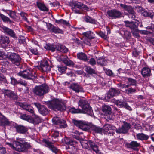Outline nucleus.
Returning <instances> with one entry per match:
<instances>
[{
    "label": "nucleus",
    "instance_id": "69168bd1",
    "mask_svg": "<svg viewBox=\"0 0 154 154\" xmlns=\"http://www.w3.org/2000/svg\"><path fill=\"white\" fill-rule=\"evenodd\" d=\"M47 25L48 29L51 32L54 26L50 23H48V24H47Z\"/></svg>",
    "mask_w": 154,
    "mask_h": 154
},
{
    "label": "nucleus",
    "instance_id": "f03ea898",
    "mask_svg": "<svg viewBox=\"0 0 154 154\" xmlns=\"http://www.w3.org/2000/svg\"><path fill=\"white\" fill-rule=\"evenodd\" d=\"M66 101L63 100L55 99L51 102L49 107L54 110L63 111L66 109Z\"/></svg>",
    "mask_w": 154,
    "mask_h": 154
},
{
    "label": "nucleus",
    "instance_id": "39448f33",
    "mask_svg": "<svg viewBox=\"0 0 154 154\" xmlns=\"http://www.w3.org/2000/svg\"><path fill=\"white\" fill-rule=\"evenodd\" d=\"M48 87L45 84L36 86L33 89L34 94L39 96H42L48 92Z\"/></svg>",
    "mask_w": 154,
    "mask_h": 154
},
{
    "label": "nucleus",
    "instance_id": "5fc2aeb1",
    "mask_svg": "<svg viewBox=\"0 0 154 154\" xmlns=\"http://www.w3.org/2000/svg\"><path fill=\"white\" fill-rule=\"evenodd\" d=\"M66 72L67 75L69 76L72 77L73 76H75V74L72 72V71L68 68L67 69Z\"/></svg>",
    "mask_w": 154,
    "mask_h": 154
},
{
    "label": "nucleus",
    "instance_id": "774afa93",
    "mask_svg": "<svg viewBox=\"0 0 154 154\" xmlns=\"http://www.w3.org/2000/svg\"><path fill=\"white\" fill-rule=\"evenodd\" d=\"M6 151L5 148L0 147V154H5Z\"/></svg>",
    "mask_w": 154,
    "mask_h": 154
},
{
    "label": "nucleus",
    "instance_id": "cd10ccee",
    "mask_svg": "<svg viewBox=\"0 0 154 154\" xmlns=\"http://www.w3.org/2000/svg\"><path fill=\"white\" fill-rule=\"evenodd\" d=\"M128 146L131 148L135 150H138V147L140 146V143L136 141H133L128 144Z\"/></svg>",
    "mask_w": 154,
    "mask_h": 154
},
{
    "label": "nucleus",
    "instance_id": "58836bf2",
    "mask_svg": "<svg viewBox=\"0 0 154 154\" xmlns=\"http://www.w3.org/2000/svg\"><path fill=\"white\" fill-rule=\"evenodd\" d=\"M44 47L47 50H51L52 52H54L55 49V46L54 45L49 43L46 44Z\"/></svg>",
    "mask_w": 154,
    "mask_h": 154
},
{
    "label": "nucleus",
    "instance_id": "338daca9",
    "mask_svg": "<svg viewBox=\"0 0 154 154\" xmlns=\"http://www.w3.org/2000/svg\"><path fill=\"white\" fill-rule=\"evenodd\" d=\"M99 35L102 38L105 39L107 38L106 35L102 32H100L98 33Z\"/></svg>",
    "mask_w": 154,
    "mask_h": 154
},
{
    "label": "nucleus",
    "instance_id": "f3484780",
    "mask_svg": "<svg viewBox=\"0 0 154 154\" xmlns=\"http://www.w3.org/2000/svg\"><path fill=\"white\" fill-rule=\"evenodd\" d=\"M1 28L5 34L9 35L14 38L16 37V34L12 29L4 26L2 27Z\"/></svg>",
    "mask_w": 154,
    "mask_h": 154
},
{
    "label": "nucleus",
    "instance_id": "7ed1b4c3",
    "mask_svg": "<svg viewBox=\"0 0 154 154\" xmlns=\"http://www.w3.org/2000/svg\"><path fill=\"white\" fill-rule=\"evenodd\" d=\"M70 6L71 7V9L73 12L75 14H81L82 12L81 9L82 8H84L85 10H88V8L85 5L80 2L76 1H71L69 3Z\"/></svg>",
    "mask_w": 154,
    "mask_h": 154
},
{
    "label": "nucleus",
    "instance_id": "c03bdc74",
    "mask_svg": "<svg viewBox=\"0 0 154 154\" xmlns=\"http://www.w3.org/2000/svg\"><path fill=\"white\" fill-rule=\"evenodd\" d=\"M97 62L98 64L102 66H105L107 64V61L102 57H100L99 59H98Z\"/></svg>",
    "mask_w": 154,
    "mask_h": 154
},
{
    "label": "nucleus",
    "instance_id": "052dcab7",
    "mask_svg": "<svg viewBox=\"0 0 154 154\" xmlns=\"http://www.w3.org/2000/svg\"><path fill=\"white\" fill-rule=\"evenodd\" d=\"M130 86V85L128 84H120L119 85V87L121 88H128Z\"/></svg>",
    "mask_w": 154,
    "mask_h": 154
},
{
    "label": "nucleus",
    "instance_id": "4d7b16f0",
    "mask_svg": "<svg viewBox=\"0 0 154 154\" xmlns=\"http://www.w3.org/2000/svg\"><path fill=\"white\" fill-rule=\"evenodd\" d=\"M29 51L33 54L35 55H38L39 53L36 48H29Z\"/></svg>",
    "mask_w": 154,
    "mask_h": 154
},
{
    "label": "nucleus",
    "instance_id": "393cba45",
    "mask_svg": "<svg viewBox=\"0 0 154 154\" xmlns=\"http://www.w3.org/2000/svg\"><path fill=\"white\" fill-rule=\"evenodd\" d=\"M3 93L5 96H7L11 99H17V96L16 94L10 90H4Z\"/></svg>",
    "mask_w": 154,
    "mask_h": 154
},
{
    "label": "nucleus",
    "instance_id": "6e6d98bb",
    "mask_svg": "<svg viewBox=\"0 0 154 154\" xmlns=\"http://www.w3.org/2000/svg\"><path fill=\"white\" fill-rule=\"evenodd\" d=\"M125 91V93L128 94H133L136 92V90L132 88H128L126 89Z\"/></svg>",
    "mask_w": 154,
    "mask_h": 154
},
{
    "label": "nucleus",
    "instance_id": "6ab92c4d",
    "mask_svg": "<svg viewBox=\"0 0 154 154\" xmlns=\"http://www.w3.org/2000/svg\"><path fill=\"white\" fill-rule=\"evenodd\" d=\"M44 141L46 145V146L48 147L53 152L55 153H57L58 150L54 146L53 143L50 142L46 139L44 140Z\"/></svg>",
    "mask_w": 154,
    "mask_h": 154
},
{
    "label": "nucleus",
    "instance_id": "0e129e2a",
    "mask_svg": "<svg viewBox=\"0 0 154 154\" xmlns=\"http://www.w3.org/2000/svg\"><path fill=\"white\" fill-rule=\"evenodd\" d=\"M0 81L4 83H6L7 82L5 78L2 74H0Z\"/></svg>",
    "mask_w": 154,
    "mask_h": 154
},
{
    "label": "nucleus",
    "instance_id": "9d476101",
    "mask_svg": "<svg viewBox=\"0 0 154 154\" xmlns=\"http://www.w3.org/2000/svg\"><path fill=\"white\" fill-rule=\"evenodd\" d=\"M108 17L110 19H116L122 17V13L116 9L109 10L107 12Z\"/></svg>",
    "mask_w": 154,
    "mask_h": 154
},
{
    "label": "nucleus",
    "instance_id": "a878e982",
    "mask_svg": "<svg viewBox=\"0 0 154 154\" xmlns=\"http://www.w3.org/2000/svg\"><path fill=\"white\" fill-rule=\"evenodd\" d=\"M36 5L39 9L43 11H48V8L41 0H38L36 2Z\"/></svg>",
    "mask_w": 154,
    "mask_h": 154
},
{
    "label": "nucleus",
    "instance_id": "1a4fd4ad",
    "mask_svg": "<svg viewBox=\"0 0 154 154\" xmlns=\"http://www.w3.org/2000/svg\"><path fill=\"white\" fill-rule=\"evenodd\" d=\"M80 142L83 148L88 149L89 148V146H90L93 150L97 153H100L98 146L91 140H89L88 141L86 140H83L82 142Z\"/></svg>",
    "mask_w": 154,
    "mask_h": 154
},
{
    "label": "nucleus",
    "instance_id": "c9c22d12",
    "mask_svg": "<svg viewBox=\"0 0 154 154\" xmlns=\"http://www.w3.org/2000/svg\"><path fill=\"white\" fill-rule=\"evenodd\" d=\"M62 141L64 143L66 144L69 145H74L77 143L75 141L72 140L69 138L66 137H65L63 139H62Z\"/></svg>",
    "mask_w": 154,
    "mask_h": 154
},
{
    "label": "nucleus",
    "instance_id": "ea45409f",
    "mask_svg": "<svg viewBox=\"0 0 154 154\" xmlns=\"http://www.w3.org/2000/svg\"><path fill=\"white\" fill-rule=\"evenodd\" d=\"M3 11L7 13L11 18H14L15 16V13L11 10L3 9Z\"/></svg>",
    "mask_w": 154,
    "mask_h": 154
},
{
    "label": "nucleus",
    "instance_id": "2f4dec72",
    "mask_svg": "<svg viewBox=\"0 0 154 154\" xmlns=\"http://www.w3.org/2000/svg\"><path fill=\"white\" fill-rule=\"evenodd\" d=\"M82 34L84 36L89 39L94 38L95 36L94 33L90 31L84 32Z\"/></svg>",
    "mask_w": 154,
    "mask_h": 154
},
{
    "label": "nucleus",
    "instance_id": "a18cd8bd",
    "mask_svg": "<svg viewBox=\"0 0 154 154\" xmlns=\"http://www.w3.org/2000/svg\"><path fill=\"white\" fill-rule=\"evenodd\" d=\"M128 12V15L129 18L134 19L136 17L135 13L133 8H131V9Z\"/></svg>",
    "mask_w": 154,
    "mask_h": 154
},
{
    "label": "nucleus",
    "instance_id": "ddd939ff",
    "mask_svg": "<svg viewBox=\"0 0 154 154\" xmlns=\"http://www.w3.org/2000/svg\"><path fill=\"white\" fill-rule=\"evenodd\" d=\"M72 122L75 125L80 128L84 131L88 130V128L87 123L86 122L75 120H73Z\"/></svg>",
    "mask_w": 154,
    "mask_h": 154
},
{
    "label": "nucleus",
    "instance_id": "7c9ffc66",
    "mask_svg": "<svg viewBox=\"0 0 154 154\" xmlns=\"http://www.w3.org/2000/svg\"><path fill=\"white\" fill-rule=\"evenodd\" d=\"M56 50L62 53H66L68 51V48L64 45H59L56 47Z\"/></svg>",
    "mask_w": 154,
    "mask_h": 154
},
{
    "label": "nucleus",
    "instance_id": "20e7f679",
    "mask_svg": "<svg viewBox=\"0 0 154 154\" xmlns=\"http://www.w3.org/2000/svg\"><path fill=\"white\" fill-rule=\"evenodd\" d=\"M124 22L127 27H128L131 29L133 35L137 37L139 36L138 26L140 23L137 20H135L133 22L125 21Z\"/></svg>",
    "mask_w": 154,
    "mask_h": 154
},
{
    "label": "nucleus",
    "instance_id": "4c0bfd02",
    "mask_svg": "<svg viewBox=\"0 0 154 154\" xmlns=\"http://www.w3.org/2000/svg\"><path fill=\"white\" fill-rule=\"evenodd\" d=\"M82 134L83 133L82 132L79 133L78 131H74L72 132L71 134L73 138L79 140L80 139V135Z\"/></svg>",
    "mask_w": 154,
    "mask_h": 154
},
{
    "label": "nucleus",
    "instance_id": "f257e3e1",
    "mask_svg": "<svg viewBox=\"0 0 154 154\" xmlns=\"http://www.w3.org/2000/svg\"><path fill=\"white\" fill-rule=\"evenodd\" d=\"M17 140L13 142V143L6 142L8 145L13 149L20 152H26L30 147V143L26 141L23 138H17Z\"/></svg>",
    "mask_w": 154,
    "mask_h": 154
},
{
    "label": "nucleus",
    "instance_id": "9b49d317",
    "mask_svg": "<svg viewBox=\"0 0 154 154\" xmlns=\"http://www.w3.org/2000/svg\"><path fill=\"white\" fill-rule=\"evenodd\" d=\"M130 128V124L124 121L122 123L121 128L116 129V131L117 133L124 134L128 132Z\"/></svg>",
    "mask_w": 154,
    "mask_h": 154
},
{
    "label": "nucleus",
    "instance_id": "f704fd0d",
    "mask_svg": "<svg viewBox=\"0 0 154 154\" xmlns=\"http://www.w3.org/2000/svg\"><path fill=\"white\" fill-rule=\"evenodd\" d=\"M77 56L79 60L84 61H86L88 60L87 55L84 53L82 52L79 53L77 54Z\"/></svg>",
    "mask_w": 154,
    "mask_h": 154
},
{
    "label": "nucleus",
    "instance_id": "423d86ee",
    "mask_svg": "<svg viewBox=\"0 0 154 154\" xmlns=\"http://www.w3.org/2000/svg\"><path fill=\"white\" fill-rule=\"evenodd\" d=\"M78 103L79 105L82 107L85 113L91 116H92L93 110L87 101L84 100H80L79 101Z\"/></svg>",
    "mask_w": 154,
    "mask_h": 154
},
{
    "label": "nucleus",
    "instance_id": "09e8293b",
    "mask_svg": "<svg viewBox=\"0 0 154 154\" xmlns=\"http://www.w3.org/2000/svg\"><path fill=\"white\" fill-rule=\"evenodd\" d=\"M128 84L130 85V86H136L137 85V82L135 80L131 78H128Z\"/></svg>",
    "mask_w": 154,
    "mask_h": 154
},
{
    "label": "nucleus",
    "instance_id": "bb28decb",
    "mask_svg": "<svg viewBox=\"0 0 154 154\" xmlns=\"http://www.w3.org/2000/svg\"><path fill=\"white\" fill-rule=\"evenodd\" d=\"M14 127L17 131L20 133L24 134L27 131V128L22 125H16Z\"/></svg>",
    "mask_w": 154,
    "mask_h": 154
},
{
    "label": "nucleus",
    "instance_id": "6e6552de",
    "mask_svg": "<svg viewBox=\"0 0 154 154\" xmlns=\"http://www.w3.org/2000/svg\"><path fill=\"white\" fill-rule=\"evenodd\" d=\"M17 74L18 75L21 76L24 79H33L36 76L34 72L29 69L21 71L17 73Z\"/></svg>",
    "mask_w": 154,
    "mask_h": 154
},
{
    "label": "nucleus",
    "instance_id": "4be33fe9",
    "mask_svg": "<svg viewBox=\"0 0 154 154\" xmlns=\"http://www.w3.org/2000/svg\"><path fill=\"white\" fill-rule=\"evenodd\" d=\"M43 120L38 116L34 113L31 116V119L29 120L30 123L34 124H38L42 122Z\"/></svg>",
    "mask_w": 154,
    "mask_h": 154
},
{
    "label": "nucleus",
    "instance_id": "680f3d73",
    "mask_svg": "<svg viewBox=\"0 0 154 154\" xmlns=\"http://www.w3.org/2000/svg\"><path fill=\"white\" fill-rule=\"evenodd\" d=\"M59 133L57 131H52V136L54 138H56L58 137L59 136Z\"/></svg>",
    "mask_w": 154,
    "mask_h": 154
},
{
    "label": "nucleus",
    "instance_id": "79ce46f5",
    "mask_svg": "<svg viewBox=\"0 0 154 154\" xmlns=\"http://www.w3.org/2000/svg\"><path fill=\"white\" fill-rule=\"evenodd\" d=\"M63 62L67 65H73V62L70 60L67 56H64Z\"/></svg>",
    "mask_w": 154,
    "mask_h": 154
},
{
    "label": "nucleus",
    "instance_id": "4468645a",
    "mask_svg": "<svg viewBox=\"0 0 154 154\" xmlns=\"http://www.w3.org/2000/svg\"><path fill=\"white\" fill-rule=\"evenodd\" d=\"M38 69L42 72H48L51 69V66L49 65L46 60H44L42 62Z\"/></svg>",
    "mask_w": 154,
    "mask_h": 154
},
{
    "label": "nucleus",
    "instance_id": "b1692460",
    "mask_svg": "<svg viewBox=\"0 0 154 154\" xmlns=\"http://www.w3.org/2000/svg\"><path fill=\"white\" fill-rule=\"evenodd\" d=\"M119 33L125 39H129L131 37V32L124 29H121Z\"/></svg>",
    "mask_w": 154,
    "mask_h": 154
},
{
    "label": "nucleus",
    "instance_id": "e2e57ef3",
    "mask_svg": "<svg viewBox=\"0 0 154 154\" xmlns=\"http://www.w3.org/2000/svg\"><path fill=\"white\" fill-rule=\"evenodd\" d=\"M18 84H20V85H22L24 86H25L27 85V83L25 81V80L20 79L19 81V83H18Z\"/></svg>",
    "mask_w": 154,
    "mask_h": 154
},
{
    "label": "nucleus",
    "instance_id": "473e14b6",
    "mask_svg": "<svg viewBox=\"0 0 154 154\" xmlns=\"http://www.w3.org/2000/svg\"><path fill=\"white\" fill-rule=\"evenodd\" d=\"M136 137L137 139L141 140H147L149 138V136L143 133H138L137 134Z\"/></svg>",
    "mask_w": 154,
    "mask_h": 154
},
{
    "label": "nucleus",
    "instance_id": "5701e85b",
    "mask_svg": "<svg viewBox=\"0 0 154 154\" xmlns=\"http://www.w3.org/2000/svg\"><path fill=\"white\" fill-rule=\"evenodd\" d=\"M9 42V37L4 35H2L1 36L0 42L3 47H5L8 46Z\"/></svg>",
    "mask_w": 154,
    "mask_h": 154
},
{
    "label": "nucleus",
    "instance_id": "0eeeda50",
    "mask_svg": "<svg viewBox=\"0 0 154 154\" xmlns=\"http://www.w3.org/2000/svg\"><path fill=\"white\" fill-rule=\"evenodd\" d=\"M7 57L12 63L16 66H18L20 65L21 58L17 54L8 52L7 54Z\"/></svg>",
    "mask_w": 154,
    "mask_h": 154
},
{
    "label": "nucleus",
    "instance_id": "a211bd4d",
    "mask_svg": "<svg viewBox=\"0 0 154 154\" xmlns=\"http://www.w3.org/2000/svg\"><path fill=\"white\" fill-rule=\"evenodd\" d=\"M115 103V104L119 108H124L129 111L132 110L131 107L126 103L122 102L119 100H116Z\"/></svg>",
    "mask_w": 154,
    "mask_h": 154
},
{
    "label": "nucleus",
    "instance_id": "603ef678",
    "mask_svg": "<svg viewBox=\"0 0 154 154\" xmlns=\"http://www.w3.org/2000/svg\"><path fill=\"white\" fill-rule=\"evenodd\" d=\"M120 6L121 7L124 9L125 10L128 12L131 9L132 7L130 6H127L126 5L120 4Z\"/></svg>",
    "mask_w": 154,
    "mask_h": 154
},
{
    "label": "nucleus",
    "instance_id": "864d4df0",
    "mask_svg": "<svg viewBox=\"0 0 154 154\" xmlns=\"http://www.w3.org/2000/svg\"><path fill=\"white\" fill-rule=\"evenodd\" d=\"M69 111L72 113H78L82 112V111L79 109H75L72 108L69 109Z\"/></svg>",
    "mask_w": 154,
    "mask_h": 154
},
{
    "label": "nucleus",
    "instance_id": "2eb2a0df",
    "mask_svg": "<svg viewBox=\"0 0 154 154\" xmlns=\"http://www.w3.org/2000/svg\"><path fill=\"white\" fill-rule=\"evenodd\" d=\"M115 127L109 124H106L103 127V131H104V133L106 134H110V136L113 135L114 133L113 129Z\"/></svg>",
    "mask_w": 154,
    "mask_h": 154
},
{
    "label": "nucleus",
    "instance_id": "bf43d9fd",
    "mask_svg": "<svg viewBox=\"0 0 154 154\" xmlns=\"http://www.w3.org/2000/svg\"><path fill=\"white\" fill-rule=\"evenodd\" d=\"M58 71L61 73L64 72L65 71H66L67 69L65 66H58Z\"/></svg>",
    "mask_w": 154,
    "mask_h": 154
},
{
    "label": "nucleus",
    "instance_id": "13d9d810",
    "mask_svg": "<svg viewBox=\"0 0 154 154\" xmlns=\"http://www.w3.org/2000/svg\"><path fill=\"white\" fill-rule=\"evenodd\" d=\"M11 83L13 85L18 84L19 83V81H17L16 79L13 77H11Z\"/></svg>",
    "mask_w": 154,
    "mask_h": 154
},
{
    "label": "nucleus",
    "instance_id": "8fccbe9b",
    "mask_svg": "<svg viewBox=\"0 0 154 154\" xmlns=\"http://www.w3.org/2000/svg\"><path fill=\"white\" fill-rule=\"evenodd\" d=\"M51 32H54L55 33H61L63 32V31L58 27L54 26Z\"/></svg>",
    "mask_w": 154,
    "mask_h": 154
},
{
    "label": "nucleus",
    "instance_id": "de8ad7c7",
    "mask_svg": "<svg viewBox=\"0 0 154 154\" xmlns=\"http://www.w3.org/2000/svg\"><path fill=\"white\" fill-rule=\"evenodd\" d=\"M0 17L4 22H9L10 23H11V21L8 17L2 14H1L0 15Z\"/></svg>",
    "mask_w": 154,
    "mask_h": 154
},
{
    "label": "nucleus",
    "instance_id": "37998d69",
    "mask_svg": "<svg viewBox=\"0 0 154 154\" xmlns=\"http://www.w3.org/2000/svg\"><path fill=\"white\" fill-rule=\"evenodd\" d=\"M102 111L103 112L109 114L111 113V108L109 106L105 105L103 107Z\"/></svg>",
    "mask_w": 154,
    "mask_h": 154
},
{
    "label": "nucleus",
    "instance_id": "412c9836",
    "mask_svg": "<svg viewBox=\"0 0 154 154\" xmlns=\"http://www.w3.org/2000/svg\"><path fill=\"white\" fill-rule=\"evenodd\" d=\"M120 93V91L119 89L111 88L109 90L106 98L109 99L113 96L118 95Z\"/></svg>",
    "mask_w": 154,
    "mask_h": 154
},
{
    "label": "nucleus",
    "instance_id": "49530a36",
    "mask_svg": "<svg viewBox=\"0 0 154 154\" xmlns=\"http://www.w3.org/2000/svg\"><path fill=\"white\" fill-rule=\"evenodd\" d=\"M84 20L87 22L91 23H95V20L88 16H86L84 18Z\"/></svg>",
    "mask_w": 154,
    "mask_h": 154
},
{
    "label": "nucleus",
    "instance_id": "72a5a7b5",
    "mask_svg": "<svg viewBox=\"0 0 154 154\" xmlns=\"http://www.w3.org/2000/svg\"><path fill=\"white\" fill-rule=\"evenodd\" d=\"M91 129L95 133L102 134V128L96 125L91 126Z\"/></svg>",
    "mask_w": 154,
    "mask_h": 154
},
{
    "label": "nucleus",
    "instance_id": "c756f323",
    "mask_svg": "<svg viewBox=\"0 0 154 154\" xmlns=\"http://www.w3.org/2000/svg\"><path fill=\"white\" fill-rule=\"evenodd\" d=\"M9 124V122L5 116L2 115L0 116V126L8 125Z\"/></svg>",
    "mask_w": 154,
    "mask_h": 154
},
{
    "label": "nucleus",
    "instance_id": "e433bc0d",
    "mask_svg": "<svg viewBox=\"0 0 154 154\" xmlns=\"http://www.w3.org/2000/svg\"><path fill=\"white\" fill-rule=\"evenodd\" d=\"M39 113L43 116H45L48 114L49 111L45 106H43L39 109Z\"/></svg>",
    "mask_w": 154,
    "mask_h": 154
},
{
    "label": "nucleus",
    "instance_id": "c85d7f7f",
    "mask_svg": "<svg viewBox=\"0 0 154 154\" xmlns=\"http://www.w3.org/2000/svg\"><path fill=\"white\" fill-rule=\"evenodd\" d=\"M141 74L143 77H148L151 75V71L148 67L143 68L141 71Z\"/></svg>",
    "mask_w": 154,
    "mask_h": 154
},
{
    "label": "nucleus",
    "instance_id": "3c124183",
    "mask_svg": "<svg viewBox=\"0 0 154 154\" xmlns=\"http://www.w3.org/2000/svg\"><path fill=\"white\" fill-rule=\"evenodd\" d=\"M20 118L23 120L27 121L29 122H30L29 120L31 119V116H29L26 114L21 115L20 116Z\"/></svg>",
    "mask_w": 154,
    "mask_h": 154
},
{
    "label": "nucleus",
    "instance_id": "f8f14e48",
    "mask_svg": "<svg viewBox=\"0 0 154 154\" xmlns=\"http://www.w3.org/2000/svg\"><path fill=\"white\" fill-rule=\"evenodd\" d=\"M52 121L54 124L59 125L60 128H65L67 126L66 121L57 117H54Z\"/></svg>",
    "mask_w": 154,
    "mask_h": 154
},
{
    "label": "nucleus",
    "instance_id": "a19ab883",
    "mask_svg": "<svg viewBox=\"0 0 154 154\" xmlns=\"http://www.w3.org/2000/svg\"><path fill=\"white\" fill-rule=\"evenodd\" d=\"M85 71L88 74L92 75L96 74L95 71L90 66H85Z\"/></svg>",
    "mask_w": 154,
    "mask_h": 154
},
{
    "label": "nucleus",
    "instance_id": "dca6fc26",
    "mask_svg": "<svg viewBox=\"0 0 154 154\" xmlns=\"http://www.w3.org/2000/svg\"><path fill=\"white\" fill-rule=\"evenodd\" d=\"M69 88L76 93L84 92V90L82 87L78 83H73L71 84L69 86Z\"/></svg>",
    "mask_w": 154,
    "mask_h": 154
},
{
    "label": "nucleus",
    "instance_id": "aec40b11",
    "mask_svg": "<svg viewBox=\"0 0 154 154\" xmlns=\"http://www.w3.org/2000/svg\"><path fill=\"white\" fill-rule=\"evenodd\" d=\"M17 104L20 107L28 111L30 113L32 114L34 113L33 110L34 109L30 105L22 103H18Z\"/></svg>",
    "mask_w": 154,
    "mask_h": 154
}]
</instances>
